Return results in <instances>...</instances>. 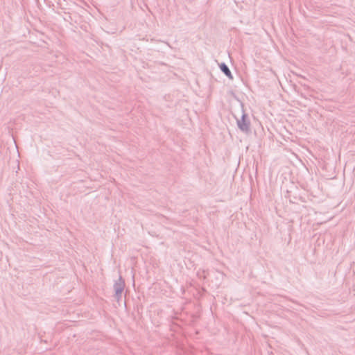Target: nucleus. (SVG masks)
I'll list each match as a JSON object with an SVG mask.
<instances>
[{
  "label": "nucleus",
  "instance_id": "f257e3e1",
  "mask_svg": "<svg viewBox=\"0 0 355 355\" xmlns=\"http://www.w3.org/2000/svg\"><path fill=\"white\" fill-rule=\"evenodd\" d=\"M221 70L229 77L231 76L230 71L229 70L228 67L225 64H222L220 65Z\"/></svg>",
  "mask_w": 355,
  "mask_h": 355
}]
</instances>
